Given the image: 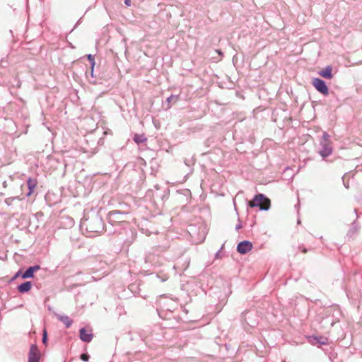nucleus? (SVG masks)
Segmentation results:
<instances>
[{
  "label": "nucleus",
  "instance_id": "20e7f679",
  "mask_svg": "<svg viewBox=\"0 0 362 362\" xmlns=\"http://www.w3.org/2000/svg\"><path fill=\"white\" fill-rule=\"evenodd\" d=\"M320 155L325 158L330 156L333 151V147L330 141V136L327 132H324L320 141Z\"/></svg>",
  "mask_w": 362,
  "mask_h": 362
},
{
  "label": "nucleus",
  "instance_id": "39448f33",
  "mask_svg": "<svg viewBox=\"0 0 362 362\" xmlns=\"http://www.w3.org/2000/svg\"><path fill=\"white\" fill-rule=\"evenodd\" d=\"M312 84L319 93L325 96L328 95L329 88L325 81L319 78H313Z\"/></svg>",
  "mask_w": 362,
  "mask_h": 362
},
{
  "label": "nucleus",
  "instance_id": "1a4fd4ad",
  "mask_svg": "<svg viewBox=\"0 0 362 362\" xmlns=\"http://www.w3.org/2000/svg\"><path fill=\"white\" fill-rule=\"evenodd\" d=\"M79 337L81 341L89 343L92 341L93 338V334L92 332V329L88 330L85 327H82L79 329Z\"/></svg>",
  "mask_w": 362,
  "mask_h": 362
},
{
  "label": "nucleus",
  "instance_id": "bb28decb",
  "mask_svg": "<svg viewBox=\"0 0 362 362\" xmlns=\"http://www.w3.org/2000/svg\"><path fill=\"white\" fill-rule=\"evenodd\" d=\"M344 187H345L346 189H349V182H345L344 181Z\"/></svg>",
  "mask_w": 362,
  "mask_h": 362
},
{
  "label": "nucleus",
  "instance_id": "f257e3e1",
  "mask_svg": "<svg viewBox=\"0 0 362 362\" xmlns=\"http://www.w3.org/2000/svg\"><path fill=\"white\" fill-rule=\"evenodd\" d=\"M81 228L86 231L88 237H95L105 230V224L99 214H93L81 221Z\"/></svg>",
  "mask_w": 362,
  "mask_h": 362
},
{
  "label": "nucleus",
  "instance_id": "7c9ffc66",
  "mask_svg": "<svg viewBox=\"0 0 362 362\" xmlns=\"http://www.w3.org/2000/svg\"><path fill=\"white\" fill-rule=\"evenodd\" d=\"M219 254H220V251H218L216 253V257L218 258L219 257Z\"/></svg>",
  "mask_w": 362,
  "mask_h": 362
},
{
  "label": "nucleus",
  "instance_id": "dca6fc26",
  "mask_svg": "<svg viewBox=\"0 0 362 362\" xmlns=\"http://www.w3.org/2000/svg\"><path fill=\"white\" fill-rule=\"evenodd\" d=\"M57 318L62 322L66 328H69L73 324V320L67 315H57Z\"/></svg>",
  "mask_w": 362,
  "mask_h": 362
},
{
  "label": "nucleus",
  "instance_id": "9d476101",
  "mask_svg": "<svg viewBox=\"0 0 362 362\" xmlns=\"http://www.w3.org/2000/svg\"><path fill=\"white\" fill-rule=\"evenodd\" d=\"M40 269V266L38 264L29 267L24 272H23L21 277L23 279L33 278L35 272L38 271Z\"/></svg>",
  "mask_w": 362,
  "mask_h": 362
},
{
  "label": "nucleus",
  "instance_id": "f8f14e48",
  "mask_svg": "<svg viewBox=\"0 0 362 362\" xmlns=\"http://www.w3.org/2000/svg\"><path fill=\"white\" fill-rule=\"evenodd\" d=\"M37 185V180L35 178L28 177L27 180V187L28 189V192L26 193V197H30L34 192L36 186Z\"/></svg>",
  "mask_w": 362,
  "mask_h": 362
},
{
  "label": "nucleus",
  "instance_id": "2eb2a0df",
  "mask_svg": "<svg viewBox=\"0 0 362 362\" xmlns=\"http://www.w3.org/2000/svg\"><path fill=\"white\" fill-rule=\"evenodd\" d=\"M32 283L30 281H25L18 286V291L21 293H25L30 291L32 288Z\"/></svg>",
  "mask_w": 362,
  "mask_h": 362
},
{
  "label": "nucleus",
  "instance_id": "5701e85b",
  "mask_svg": "<svg viewBox=\"0 0 362 362\" xmlns=\"http://www.w3.org/2000/svg\"><path fill=\"white\" fill-rule=\"evenodd\" d=\"M23 274V272H22V269L18 270V271L15 274V275L12 277V279H11V281H14L16 279H17L18 277L21 276V274Z\"/></svg>",
  "mask_w": 362,
  "mask_h": 362
},
{
  "label": "nucleus",
  "instance_id": "0eeeda50",
  "mask_svg": "<svg viewBox=\"0 0 362 362\" xmlns=\"http://www.w3.org/2000/svg\"><path fill=\"white\" fill-rule=\"evenodd\" d=\"M252 243L249 240H243L237 245V251L241 255H245L252 249Z\"/></svg>",
  "mask_w": 362,
  "mask_h": 362
},
{
  "label": "nucleus",
  "instance_id": "6e6552de",
  "mask_svg": "<svg viewBox=\"0 0 362 362\" xmlns=\"http://www.w3.org/2000/svg\"><path fill=\"white\" fill-rule=\"evenodd\" d=\"M360 229L359 223L356 220L354 221L350 226L346 236L349 238H354L359 233Z\"/></svg>",
  "mask_w": 362,
  "mask_h": 362
},
{
  "label": "nucleus",
  "instance_id": "f3484780",
  "mask_svg": "<svg viewBox=\"0 0 362 362\" xmlns=\"http://www.w3.org/2000/svg\"><path fill=\"white\" fill-rule=\"evenodd\" d=\"M132 139L137 144L145 143L147 141V138L144 134H134Z\"/></svg>",
  "mask_w": 362,
  "mask_h": 362
},
{
  "label": "nucleus",
  "instance_id": "4468645a",
  "mask_svg": "<svg viewBox=\"0 0 362 362\" xmlns=\"http://www.w3.org/2000/svg\"><path fill=\"white\" fill-rule=\"evenodd\" d=\"M318 74L322 78L326 79H332L333 77L332 67L331 66H327L325 69L320 70Z\"/></svg>",
  "mask_w": 362,
  "mask_h": 362
},
{
  "label": "nucleus",
  "instance_id": "423d86ee",
  "mask_svg": "<svg viewBox=\"0 0 362 362\" xmlns=\"http://www.w3.org/2000/svg\"><path fill=\"white\" fill-rule=\"evenodd\" d=\"M40 357L41 354L37 344H31L28 353V362H39Z\"/></svg>",
  "mask_w": 362,
  "mask_h": 362
},
{
  "label": "nucleus",
  "instance_id": "7ed1b4c3",
  "mask_svg": "<svg viewBox=\"0 0 362 362\" xmlns=\"http://www.w3.org/2000/svg\"><path fill=\"white\" fill-rule=\"evenodd\" d=\"M248 206L251 208L259 207L262 211H267L271 206V201L264 194H257L248 202Z\"/></svg>",
  "mask_w": 362,
  "mask_h": 362
},
{
  "label": "nucleus",
  "instance_id": "c756f323",
  "mask_svg": "<svg viewBox=\"0 0 362 362\" xmlns=\"http://www.w3.org/2000/svg\"><path fill=\"white\" fill-rule=\"evenodd\" d=\"M3 187H4V188H6V187H7V182H6V181H4V182H3Z\"/></svg>",
  "mask_w": 362,
  "mask_h": 362
},
{
  "label": "nucleus",
  "instance_id": "6ab92c4d",
  "mask_svg": "<svg viewBox=\"0 0 362 362\" xmlns=\"http://www.w3.org/2000/svg\"><path fill=\"white\" fill-rule=\"evenodd\" d=\"M42 341L44 345H45V346L47 345L48 337H47V330L45 328L42 331Z\"/></svg>",
  "mask_w": 362,
  "mask_h": 362
},
{
  "label": "nucleus",
  "instance_id": "ddd939ff",
  "mask_svg": "<svg viewBox=\"0 0 362 362\" xmlns=\"http://www.w3.org/2000/svg\"><path fill=\"white\" fill-rule=\"evenodd\" d=\"M180 99V95H171L166 99V103L163 105L165 110L170 109L173 105L175 104Z\"/></svg>",
  "mask_w": 362,
  "mask_h": 362
},
{
  "label": "nucleus",
  "instance_id": "b1692460",
  "mask_svg": "<svg viewBox=\"0 0 362 362\" xmlns=\"http://www.w3.org/2000/svg\"><path fill=\"white\" fill-rule=\"evenodd\" d=\"M124 206H129L126 203H120L119 206V209H124Z\"/></svg>",
  "mask_w": 362,
  "mask_h": 362
},
{
  "label": "nucleus",
  "instance_id": "9b49d317",
  "mask_svg": "<svg viewBox=\"0 0 362 362\" xmlns=\"http://www.w3.org/2000/svg\"><path fill=\"white\" fill-rule=\"evenodd\" d=\"M309 338H310V342H311L313 344H319L320 345H327L329 344V339L326 337L310 336Z\"/></svg>",
  "mask_w": 362,
  "mask_h": 362
},
{
  "label": "nucleus",
  "instance_id": "393cba45",
  "mask_svg": "<svg viewBox=\"0 0 362 362\" xmlns=\"http://www.w3.org/2000/svg\"><path fill=\"white\" fill-rule=\"evenodd\" d=\"M124 4L127 6H131V0H124Z\"/></svg>",
  "mask_w": 362,
  "mask_h": 362
},
{
  "label": "nucleus",
  "instance_id": "aec40b11",
  "mask_svg": "<svg viewBox=\"0 0 362 362\" xmlns=\"http://www.w3.org/2000/svg\"><path fill=\"white\" fill-rule=\"evenodd\" d=\"M298 249V251H300L303 253H306L308 251H311L313 250V248L311 247H305L303 245H299Z\"/></svg>",
  "mask_w": 362,
  "mask_h": 362
},
{
  "label": "nucleus",
  "instance_id": "412c9836",
  "mask_svg": "<svg viewBox=\"0 0 362 362\" xmlns=\"http://www.w3.org/2000/svg\"><path fill=\"white\" fill-rule=\"evenodd\" d=\"M15 199H21L18 196L6 198L4 202H5L6 204H7L8 206H11L12 204V202L14 201Z\"/></svg>",
  "mask_w": 362,
  "mask_h": 362
},
{
  "label": "nucleus",
  "instance_id": "a211bd4d",
  "mask_svg": "<svg viewBox=\"0 0 362 362\" xmlns=\"http://www.w3.org/2000/svg\"><path fill=\"white\" fill-rule=\"evenodd\" d=\"M86 57L90 64V68L94 69L95 64L94 56L90 54H88L86 55Z\"/></svg>",
  "mask_w": 362,
  "mask_h": 362
},
{
  "label": "nucleus",
  "instance_id": "cd10ccee",
  "mask_svg": "<svg viewBox=\"0 0 362 362\" xmlns=\"http://www.w3.org/2000/svg\"><path fill=\"white\" fill-rule=\"evenodd\" d=\"M242 227V225L240 223L238 224L236 226H235V229L236 230H239L240 228Z\"/></svg>",
  "mask_w": 362,
  "mask_h": 362
},
{
  "label": "nucleus",
  "instance_id": "a878e982",
  "mask_svg": "<svg viewBox=\"0 0 362 362\" xmlns=\"http://www.w3.org/2000/svg\"><path fill=\"white\" fill-rule=\"evenodd\" d=\"M90 76L92 78H94V69L90 68Z\"/></svg>",
  "mask_w": 362,
  "mask_h": 362
},
{
  "label": "nucleus",
  "instance_id": "c85d7f7f",
  "mask_svg": "<svg viewBox=\"0 0 362 362\" xmlns=\"http://www.w3.org/2000/svg\"><path fill=\"white\" fill-rule=\"evenodd\" d=\"M216 52H218V54H219L220 55H222V54H223V52H222L220 49H216Z\"/></svg>",
  "mask_w": 362,
  "mask_h": 362
},
{
  "label": "nucleus",
  "instance_id": "f03ea898",
  "mask_svg": "<svg viewBox=\"0 0 362 362\" xmlns=\"http://www.w3.org/2000/svg\"><path fill=\"white\" fill-rule=\"evenodd\" d=\"M130 213V206H124V209H117L110 211L107 214L108 222L112 225L127 224V216Z\"/></svg>",
  "mask_w": 362,
  "mask_h": 362
},
{
  "label": "nucleus",
  "instance_id": "4be33fe9",
  "mask_svg": "<svg viewBox=\"0 0 362 362\" xmlns=\"http://www.w3.org/2000/svg\"><path fill=\"white\" fill-rule=\"evenodd\" d=\"M89 358H90L89 355L86 353H83V354H81V356H80V358L83 361H86V362L88 361Z\"/></svg>",
  "mask_w": 362,
  "mask_h": 362
}]
</instances>
